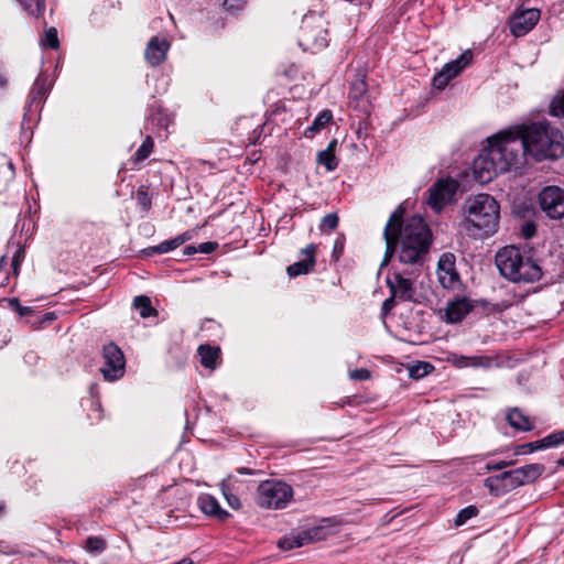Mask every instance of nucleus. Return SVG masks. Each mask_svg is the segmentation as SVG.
Masks as SVG:
<instances>
[{
    "instance_id": "nucleus-51",
    "label": "nucleus",
    "mask_w": 564,
    "mask_h": 564,
    "mask_svg": "<svg viewBox=\"0 0 564 564\" xmlns=\"http://www.w3.org/2000/svg\"><path fill=\"white\" fill-rule=\"evenodd\" d=\"M336 145H337V140L334 139L332 140L329 143H328V147L324 150V151H330L335 154V149H336Z\"/></svg>"
},
{
    "instance_id": "nucleus-3",
    "label": "nucleus",
    "mask_w": 564,
    "mask_h": 564,
    "mask_svg": "<svg viewBox=\"0 0 564 564\" xmlns=\"http://www.w3.org/2000/svg\"><path fill=\"white\" fill-rule=\"evenodd\" d=\"M496 265L502 276L517 283L534 282L542 275L540 267L532 259L523 257L513 246L505 247L497 252Z\"/></svg>"
},
{
    "instance_id": "nucleus-12",
    "label": "nucleus",
    "mask_w": 564,
    "mask_h": 564,
    "mask_svg": "<svg viewBox=\"0 0 564 564\" xmlns=\"http://www.w3.org/2000/svg\"><path fill=\"white\" fill-rule=\"evenodd\" d=\"M102 357L105 366L100 369L104 378L108 381L120 379L124 373L126 360L120 348L110 343L104 346Z\"/></svg>"
},
{
    "instance_id": "nucleus-32",
    "label": "nucleus",
    "mask_w": 564,
    "mask_h": 564,
    "mask_svg": "<svg viewBox=\"0 0 564 564\" xmlns=\"http://www.w3.org/2000/svg\"><path fill=\"white\" fill-rule=\"evenodd\" d=\"M85 549L90 553H101L106 549V542L99 536H89L86 540Z\"/></svg>"
},
{
    "instance_id": "nucleus-13",
    "label": "nucleus",
    "mask_w": 564,
    "mask_h": 564,
    "mask_svg": "<svg viewBox=\"0 0 564 564\" xmlns=\"http://www.w3.org/2000/svg\"><path fill=\"white\" fill-rule=\"evenodd\" d=\"M471 57V52L465 51L458 58L445 64L434 76L433 86L437 89L445 88L451 79L456 77L467 65L470 64Z\"/></svg>"
},
{
    "instance_id": "nucleus-41",
    "label": "nucleus",
    "mask_w": 564,
    "mask_h": 564,
    "mask_svg": "<svg viewBox=\"0 0 564 564\" xmlns=\"http://www.w3.org/2000/svg\"><path fill=\"white\" fill-rule=\"evenodd\" d=\"M9 303L10 306L13 307L20 316H24L31 312L29 307L21 306L18 299H11Z\"/></svg>"
},
{
    "instance_id": "nucleus-2",
    "label": "nucleus",
    "mask_w": 564,
    "mask_h": 564,
    "mask_svg": "<svg viewBox=\"0 0 564 564\" xmlns=\"http://www.w3.org/2000/svg\"><path fill=\"white\" fill-rule=\"evenodd\" d=\"M516 132L523 140L525 156L535 160L556 159L564 154L562 133L547 123L516 127Z\"/></svg>"
},
{
    "instance_id": "nucleus-17",
    "label": "nucleus",
    "mask_w": 564,
    "mask_h": 564,
    "mask_svg": "<svg viewBox=\"0 0 564 564\" xmlns=\"http://www.w3.org/2000/svg\"><path fill=\"white\" fill-rule=\"evenodd\" d=\"M540 12L536 9H528L516 13L510 21V30L514 36H523L538 22Z\"/></svg>"
},
{
    "instance_id": "nucleus-33",
    "label": "nucleus",
    "mask_w": 564,
    "mask_h": 564,
    "mask_svg": "<svg viewBox=\"0 0 564 564\" xmlns=\"http://www.w3.org/2000/svg\"><path fill=\"white\" fill-rule=\"evenodd\" d=\"M153 149V141L151 137H147L143 143L140 145L138 151L135 152V161L140 162L147 159Z\"/></svg>"
},
{
    "instance_id": "nucleus-8",
    "label": "nucleus",
    "mask_w": 564,
    "mask_h": 564,
    "mask_svg": "<svg viewBox=\"0 0 564 564\" xmlns=\"http://www.w3.org/2000/svg\"><path fill=\"white\" fill-rule=\"evenodd\" d=\"M332 533L333 530L329 520H323L318 525L302 531H292L278 542V546L288 551L322 541Z\"/></svg>"
},
{
    "instance_id": "nucleus-37",
    "label": "nucleus",
    "mask_w": 564,
    "mask_h": 564,
    "mask_svg": "<svg viewBox=\"0 0 564 564\" xmlns=\"http://www.w3.org/2000/svg\"><path fill=\"white\" fill-rule=\"evenodd\" d=\"M468 360L469 367L488 368L492 365V359L486 356H470Z\"/></svg>"
},
{
    "instance_id": "nucleus-55",
    "label": "nucleus",
    "mask_w": 564,
    "mask_h": 564,
    "mask_svg": "<svg viewBox=\"0 0 564 564\" xmlns=\"http://www.w3.org/2000/svg\"><path fill=\"white\" fill-rule=\"evenodd\" d=\"M557 465H560V466H563V467H564V457H562V458H560V459L557 460Z\"/></svg>"
},
{
    "instance_id": "nucleus-46",
    "label": "nucleus",
    "mask_w": 564,
    "mask_h": 564,
    "mask_svg": "<svg viewBox=\"0 0 564 564\" xmlns=\"http://www.w3.org/2000/svg\"><path fill=\"white\" fill-rule=\"evenodd\" d=\"M21 253H22V250L19 249L17 251V253L14 254L13 259H12V268H13V273L14 274L18 273V269H19V265L21 263Z\"/></svg>"
},
{
    "instance_id": "nucleus-54",
    "label": "nucleus",
    "mask_w": 564,
    "mask_h": 564,
    "mask_svg": "<svg viewBox=\"0 0 564 564\" xmlns=\"http://www.w3.org/2000/svg\"><path fill=\"white\" fill-rule=\"evenodd\" d=\"M7 169H8V174H9L8 176H9V178H12V175H13V172H12V164H11V163H9V164L7 165Z\"/></svg>"
},
{
    "instance_id": "nucleus-29",
    "label": "nucleus",
    "mask_w": 564,
    "mask_h": 564,
    "mask_svg": "<svg viewBox=\"0 0 564 564\" xmlns=\"http://www.w3.org/2000/svg\"><path fill=\"white\" fill-rule=\"evenodd\" d=\"M220 490L225 497V499L227 500V503L232 508V509H239L241 503H240V500L239 498L231 494V490H230V487L228 485V480L225 479L221 481L220 484Z\"/></svg>"
},
{
    "instance_id": "nucleus-58",
    "label": "nucleus",
    "mask_w": 564,
    "mask_h": 564,
    "mask_svg": "<svg viewBox=\"0 0 564 564\" xmlns=\"http://www.w3.org/2000/svg\"><path fill=\"white\" fill-rule=\"evenodd\" d=\"M225 2L227 3V2H228V0H225Z\"/></svg>"
},
{
    "instance_id": "nucleus-44",
    "label": "nucleus",
    "mask_w": 564,
    "mask_h": 564,
    "mask_svg": "<svg viewBox=\"0 0 564 564\" xmlns=\"http://www.w3.org/2000/svg\"><path fill=\"white\" fill-rule=\"evenodd\" d=\"M511 464H512L511 462H506V460H501V462L495 463V464H487L486 470H488V471L500 470V469H503V468L510 466Z\"/></svg>"
},
{
    "instance_id": "nucleus-16",
    "label": "nucleus",
    "mask_w": 564,
    "mask_h": 564,
    "mask_svg": "<svg viewBox=\"0 0 564 564\" xmlns=\"http://www.w3.org/2000/svg\"><path fill=\"white\" fill-rule=\"evenodd\" d=\"M437 278L442 286L445 289H452L458 282L454 254L444 253L441 256L437 264Z\"/></svg>"
},
{
    "instance_id": "nucleus-28",
    "label": "nucleus",
    "mask_w": 564,
    "mask_h": 564,
    "mask_svg": "<svg viewBox=\"0 0 564 564\" xmlns=\"http://www.w3.org/2000/svg\"><path fill=\"white\" fill-rule=\"evenodd\" d=\"M317 163L326 167L327 171H334L337 167V159L330 151H319L317 153Z\"/></svg>"
},
{
    "instance_id": "nucleus-19",
    "label": "nucleus",
    "mask_w": 564,
    "mask_h": 564,
    "mask_svg": "<svg viewBox=\"0 0 564 564\" xmlns=\"http://www.w3.org/2000/svg\"><path fill=\"white\" fill-rule=\"evenodd\" d=\"M170 44L165 39L153 36L145 47L144 57L152 66H158L164 62Z\"/></svg>"
},
{
    "instance_id": "nucleus-49",
    "label": "nucleus",
    "mask_w": 564,
    "mask_h": 564,
    "mask_svg": "<svg viewBox=\"0 0 564 564\" xmlns=\"http://www.w3.org/2000/svg\"><path fill=\"white\" fill-rule=\"evenodd\" d=\"M455 365L458 367H469V360L467 356L455 357Z\"/></svg>"
},
{
    "instance_id": "nucleus-9",
    "label": "nucleus",
    "mask_w": 564,
    "mask_h": 564,
    "mask_svg": "<svg viewBox=\"0 0 564 564\" xmlns=\"http://www.w3.org/2000/svg\"><path fill=\"white\" fill-rule=\"evenodd\" d=\"M497 152H491L487 147L473 163V173L475 180L480 184L490 182L498 174L507 172V165L498 156Z\"/></svg>"
},
{
    "instance_id": "nucleus-25",
    "label": "nucleus",
    "mask_w": 564,
    "mask_h": 564,
    "mask_svg": "<svg viewBox=\"0 0 564 564\" xmlns=\"http://www.w3.org/2000/svg\"><path fill=\"white\" fill-rule=\"evenodd\" d=\"M507 420H508L509 424L517 430H521V431L532 430V424L529 421V419L525 415H523L518 409L511 410L507 414Z\"/></svg>"
},
{
    "instance_id": "nucleus-11",
    "label": "nucleus",
    "mask_w": 564,
    "mask_h": 564,
    "mask_svg": "<svg viewBox=\"0 0 564 564\" xmlns=\"http://www.w3.org/2000/svg\"><path fill=\"white\" fill-rule=\"evenodd\" d=\"M457 189V181L441 178L429 189L426 203L434 212L440 213L447 204L453 202Z\"/></svg>"
},
{
    "instance_id": "nucleus-38",
    "label": "nucleus",
    "mask_w": 564,
    "mask_h": 564,
    "mask_svg": "<svg viewBox=\"0 0 564 564\" xmlns=\"http://www.w3.org/2000/svg\"><path fill=\"white\" fill-rule=\"evenodd\" d=\"M338 226V216L336 214H327L323 217L321 229L334 230Z\"/></svg>"
},
{
    "instance_id": "nucleus-53",
    "label": "nucleus",
    "mask_w": 564,
    "mask_h": 564,
    "mask_svg": "<svg viewBox=\"0 0 564 564\" xmlns=\"http://www.w3.org/2000/svg\"><path fill=\"white\" fill-rule=\"evenodd\" d=\"M238 473H240V474H249V475L253 474V471H251L250 469H247V468H239Z\"/></svg>"
},
{
    "instance_id": "nucleus-15",
    "label": "nucleus",
    "mask_w": 564,
    "mask_h": 564,
    "mask_svg": "<svg viewBox=\"0 0 564 564\" xmlns=\"http://www.w3.org/2000/svg\"><path fill=\"white\" fill-rule=\"evenodd\" d=\"M387 284L391 294L397 300L403 302L413 301L415 289L411 278H405L403 273L394 272L391 278H388Z\"/></svg>"
},
{
    "instance_id": "nucleus-5",
    "label": "nucleus",
    "mask_w": 564,
    "mask_h": 564,
    "mask_svg": "<svg viewBox=\"0 0 564 564\" xmlns=\"http://www.w3.org/2000/svg\"><path fill=\"white\" fill-rule=\"evenodd\" d=\"M523 140L518 137L516 129L501 132L488 139L491 152H497L507 165V171L522 163L525 158Z\"/></svg>"
},
{
    "instance_id": "nucleus-39",
    "label": "nucleus",
    "mask_w": 564,
    "mask_h": 564,
    "mask_svg": "<svg viewBox=\"0 0 564 564\" xmlns=\"http://www.w3.org/2000/svg\"><path fill=\"white\" fill-rule=\"evenodd\" d=\"M365 93H366V83L364 82V79H358V80H356V82L352 84V86H351L350 95H351L354 98H359V97H361Z\"/></svg>"
},
{
    "instance_id": "nucleus-40",
    "label": "nucleus",
    "mask_w": 564,
    "mask_h": 564,
    "mask_svg": "<svg viewBox=\"0 0 564 564\" xmlns=\"http://www.w3.org/2000/svg\"><path fill=\"white\" fill-rule=\"evenodd\" d=\"M540 443L542 446H544V448L557 446L561 444L557 433L545 436L544 438L540 440Z\"/></svg>"
},
{
    "instance_id": "nucleus-43",
    "label": "nucleus",
    "mask_w": 564,
    "mask_h": 564,
    "mask_svg": "<svg viewBox=\"0 0 564 564\" xmlns=\"http://www.w3.org/2000/svg\"><path fill=\"white\" fill-rule=\"evenodd\" d=\"M138 200L144 210H148L151 205V200L145 192L138 193Z\"/></svg>"
},
{
    "instance_id": "nucleus-31",
    "label": "nucleus",
    "mask_w": 564,
    "mask_h": 564,
    "mask_svg": "<svg viewBox=\"0 0 564 564\" xmlns=\"http://www.w3.org/2000/svg\"><path fill=\"white\" fill-rule=\"evenodd\" d=\"M478 514V509L475 506H468L462 509L454 520L455 527L463 525L467 520L476 517Z\"/></svg>"
},
{
    "instance_id": "nucleus-14",
    "label": "nucleus",
    "mask_w": 564,
    "mask_h": 564,
    "mask_svg": "<svg viewBox=\"0 0 564 564\" xmlns=\"http://www.w3.org/2000/svg\"><path fill=\"white\" fill-rule=\"evenodd\" d=\"M522 486L516 469L503 471L500 475L485 479V487L494 496L503 495L514 488Z\"/></svg>"
},
{
    "instance_id": "nucleus-24",
    "label": "nucleus",
    "mask_w": 564,
    "mask_h": 564,
    "mask_svg": "<svg viewBox=\"0 0 564 564\" xmlns=\"http://www.w3.org/2000/svg\"><path fill=\"white\" fill-rule=\"evenodd\" d=\"M520 481L523 485L529 484L538 479L544 471V466L541 464H529L519 468H516Z\"/></svg>"
},
{
    "instance_id": "nucleus-10",
    "label": "nucleus",
    "mask_w": 564,
    "mask_h": 564,
    "mask_svg": "<svg viewBox=\"0 0 564 564\" xmlns=\"http://www.w3.org/2000/svg\"><path fill=\"white\" fill-rule=\"evenodd\" d=\"M538 204L547 218H564V188L555 185L543 187L538 195Z\"/></svg>"
},
{
    "instance_id": "nucleus-22",
    "label": "nucleus",
    "mask_w": 564,
    "mask_h": 564,
    "mask_svg": "<svg viewBox=\"0 0 564 564\" xmlns=\"http://www.w3.org/2000/svg\"><path fill=\"white\" fill-rule=\"evenodd\" d=\"M192 239V235L189 232H183L170 240L163 241L162 243L144 249L143 253L148 257L154 254V253H165L171 250H174L182 246L187 240Z\"/></svg>"
},
{
    "instance_id": "nucleus-48",
    "label": "nucleus",
    "mask_w": 564,
    "mask_h": 564,
    "mask_svg": "<svg viewBox=\"0 0 564 564\" xmlns=\"http://www.w3.org/2000/svg\"><path fill=\"white\" fill-rule=\"evenodd\" d=\"M523 447L527 448L528 452H534L536 449L544 448V446L541 445L540 440L536 442L528 443Z\"/></svg>"
},
{
    "instance_id": "nucleus-20",
    "label": "nucleus",
    "mask_w": 564,
    "mask_h": 564,
    "mask_svg": "<svg viewBox=\"0 0 564 564\" xmlns=\"http://www.w3.org/2000/svg\"><path fill=\"white\" fill-rule=\"evenodd\" d=\"M315 251H316L315 245L311 243V245L306 246L301 251V256H303V258L300 261L288 267L286 272H288L289 276L295 278L301 274L308 273L315 264Z\"/></svg>"
},
{
    "instance_id": "nucleus-34",
    "label": "nucleus",
    "mask_w": 564,
    "mask_h": 564,
    "mask_svg": "<svg viewBox=\"0 0 564 564\" xmlns=\"http://www.w3.org/2000/svg\"><path fill=\"white\" fill-rule=\"evenodd\" d=\"M433 369L432 365L429 362H419L417 365L411 367L409 369L410 377L414 379H420L427 375Z\"/></svg>"
},
{
    "instance_id": "nucleus-52",
    "label": "nucleus",
    "mask_w": 564,
    "mask_h": 564,
    "mask_svg": "<svg viewBox=\"0 0 564 564\" xmlns=\"http://www.w3.org/2000/svg\"><path fill=\"white\" fill-rule=\"evenodd\" d=\"M557 433V436H558V440H560V443H564V430L563 431H560V432H556Z\"/></svg>"
},
{
    "instance_id": "nucleus-42",
    "label": "nucleus",
    "mask_w": 564,
    "mask_h": 564,
    "mask_svg": "<svg viewBox=\"0 0 564 564\" xmlns=\"http://www.w3.org/2000/svg\"><path fill=\"white\" fill-rule=\"evenodd\" d=\"M370 377V372L367 369H355L350 372V378L356 380H366Z\"/></svg>"
},
{
    "instance_id": "nucleus-21",
    "label": "nucleus",
    "mask_w": 564,
    "mask_h": 564,
    "mask_svg": "<svg viewBox=\"0 0 564 564\" xmlns=\"http://www.w3.org/2000/svg\"><path fill=\"white\" fill-rule=\"evenodd\" d=\"M198 507L202 512L208 517H212L218 521H225L229 518V512L224 510L217 499L210 495H202L197 500Z\"/></svg>"
},
{
    "instance_id": "nucleus-30",
    "label": "nucleus",
    "mask_w": 564,
    "mask_h": 564,
    "mask_svg": "<svg viewBox=\"0 0 564 564\" xmlns=\"http://www.w3.org/2000/svg\"><path fill=\"white\" fill-rule=\"evenodd\" d=\"M31 15H40L44 10V0H18Z\"/></svg>"
},
{
    "instance_id": "nucleus-1",
    "label": "nucleus",
    "mask_w": 564,
    "mask_h": 564,
    "mask_svg": "<svg viewBox=\"0 0 564 564\" xmlns=\"http://www.w3.org/2000/svg\"><path fill=\"white\" fill-rule=\"evenodd\" d=\"M404 209L400 206L389 217L383 230L386 252L381 267L387 265L394 252L403 264L421 267L432 242V232L422 217L413 216L402 223Z\"/></svg>"
},
{
    "instance_id": "nucleus-4",
    "label": "nucleus",
    "mask_w": 564,
    "mask_h": 564,
    "mask_svg": "<svg viewBox=\"0 0 564 564\" xmlns=\"http://www.w3.org/2000/svg\"><path fill=\"white\" fill-rule=\"evenodd\" d=\"M466 220L465 227L482 230L485 234L496 231L499 223V205L497 200L488 194H479L469 198L465 203Z\"/></svg>"
},
{
    "instance_id": "nucleus-57",
    "label": "nucleus",
    "mask_w": 564,
    "mask_h": 564,
    "mask_svg": "<svg viewBox=\"0 0 564 564\" xmlns=\"http://www.w3.org/2000/svg\"><path fill=\"white\" fill-rule=\"evenodd\" d=\"M4 509V506L0 503V512Z\"/></svg>"
},
{
    "instance_id": "nucleus-27",
    "label": "nucleus",
    "mask_w": 564,
    "mask_h": 564,
    "mask_svg": "<svg viewBox=\"0 0 564 564\" xmlns=\"http://www.w3.org/2000/svg\"><path fill=\"white\" fill-rule=\"evenodd\" d=\"M133 306L135 310L140 311V316L142 318L158 315V311L152 307L150 299L145 295L135 296L133 300Z\"/></svg>"
},
{
    "instance_id": "nucleus-56",
    "label": "nucleus",
    "mask_w": 564,
    "mask_h": 564,
    "mask_svg": "<svg viewBox=\"0 0 564 564\" xmlns=\"http://www.w3.org/2000/svg\"><path fill=\"white\" fill-rule=\"evenodd\" d=\"M6 263H7V259H6V257H2V258L0 259V265L6 264Z\"/></svg>"
},
{
    "instance_id": "nucleus-50",
    "label": "nucleus",
    "mask_w": 564,
    "mask_h": 564,
    "mask_svg": "<svg viewBox=\"0 0 564 564\" xmlns=\"http://www.w3.org/2000/svg\"><path fill=\"white\" fill-rule=\"evenodd\" d=\"M198 251L197 247H194V246H187L185 247L184 249V254L186 256H192L194 253H196Z\"/></svg>"
},
{
    "instance_id": "nucleus-45",
    "label": "nucleus",
    "mask_w": 564,
    "mask_h": 564,
    "mask_svg": "<svg viewBox=\"0 0 564 564\" xmlns=\"http://www.w3.org/2000/svg\"><path fill=\"white\" fill-rule=\"evenodd\" d=\"M217 248V243L216 242H204V243H200L197 249L199 252L202 253H210L213 252L215 249Z\"/></svg>"
},
{
    "instance_id": "nucleus-6",
    "label": "nucleus",
    "mask_w": 564,
    "mask_h": 564,
    "mask_svg": "<svg viewBox=\"0 0 564 564\" xmlns=\"http://www.w3.org/2000/svg\"><path fill=\"white\" fill-rule=\"evenodd\" d=\"M293 498V489L281 480H264L257 488V505L265 509H283Z\"/></svg>"
},
{
    "instance_id": "nucleus-47",
    "label": "nucleus",
    "mask_w": 564,
    "mask_h": 564,
    "mask_svg": "<svg viewBox=\"0 0 564 564\" xmlns=\"http://www.w3.org/2000/svg\"><path fill=\"white\" fill-rule=\"evenodd\" d=\"M395 299L397 297L391 294V296L383 302L382 311L384 314H387L394 306Z\"/></svg>"
},
{
    "instance_id": "nucleus-18",
    "label": "nucleus",
    "mask_w": 564,
    "mask_h": 564,
    "mask_svg": "<svg viewBox=\"0 0 564 564\" xmlns=\"http://www.w3.org/2000/svg\"><path fill=\"white\" fill-rule=\"evenodd\" d=\"M471 301L466 297H457L447 303L443 310L442 318L451 324L459 323L473 310Z\"/></svg>"
},
{
    "instance_id": "nucleus-36",
    "label": "nucleus",
    "mask_w": 564,
    "mask_h": 564,
    "mask_svg": "<svg viewBox=\"0 0 564 564\" xmlns=\"http://www.w3.org/2000/svg\"><path fill=\"white\" fill-rule=\"evenodd\" d=\"M43 44L51 47V48H57L58 47V37H57V31L55 28H50L45 32V36L43 39Z\"/></svg>"
},
{
    "instance_id": "nucleus-7",
    "label": "nucleus",
    "mask_w": 564,
    "mask_h": 564,
    "mask_svg": "<svg viewBox=\"0 0 564 564\" xmlns=\"http://www.w3.org/2000/svg\"><path fill=\"white\" fill-rule=\"evenodd\" d=\"M327 29L323 15L311 13L303 18L300 45L304 50L319 51L327 46Z\"/></svg>"
},
{
    "instance_id": "nucleus-26",
    "label": "nucleus",
    "mask_w": 564,
    "mask_h": 564,
    "mask_svg": "<svg viewBox=\"0 0 564 564\" xmlns=\"http://www.w3.org/2000/svg\"><path fill=\"white\" fill-rule=\"evenodd\" d=\"M333 119V115L329 110L322 111L313 121L312 126H310L304 135L307 138H312L316 132L321 131L326 124H328Z\"/></svg>"
},
{
    "instance_id": "nucleus-23",
    "label": "nucleus",
    "mask_w": 564,
    "mask_h": 564,
    "mask_svg": "<svg viewBox=\"0 0 564 564\" xmlns=\"http://www.w3.org/2000/svg\"><path fill=\"white\" fill-rule=\"evenodd\" d=\"M219 348L212 347L208 345H200L198 347V355L200 357V364L210 370H214L217 366V359L219 357Z\"/></svg>"
},
{
    "instance_id": "nucleus-35",
    "label": "nucleus",
    "mask_w": 564,
    "mask_h": 564,
    "mask_svg": "<svg viewBox=\"0 0 564 564\" xmlns=\"http://www.w3.org/2000/svg\"><path fill=\"white\" fill-rule=\"evenodd\" d=\"M551 113L556 117H564V93L552 100Z\"/></svg>"
}]
</instances>
